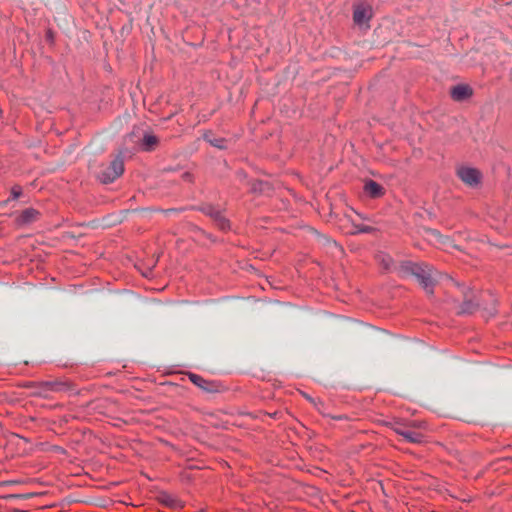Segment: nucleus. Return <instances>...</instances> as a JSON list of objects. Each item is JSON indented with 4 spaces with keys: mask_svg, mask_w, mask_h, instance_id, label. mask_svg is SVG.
<instances>
[{
    "mask_svg": "<svg viewBox=\"0 0 512 512\" xmlns=\"http://www.w3.org/2000/svg\"><path fill=\"white\" fill-rule=\"evenodd\" d=\"M190 380L195 384L197 385L198 387L200 388H203L205 390H208V387H207V381L204 380L201 376L199 375H196V374H191L190 375Z\"/></svg>",
    "mask_w": 512,
    "mask_h": 512,
    "instance_id": "16",
    "label": "nucleus"
},
{
    "mask_svg": "<svg viewBox=\"0 0 512 512\" xmlns=\"http://www.w3.org/2000/svg\"><path fill=\"white\" fill-rule=\"evenodd\" d=\"M42 387L48 389L49 392L55 393H72L75 391L71 382L63 379L42 382Z\"/></svg>",
    "mask_w": 512,
    "mask_h": 512,
    "instance_id": "4",
    "label": "nucleus"
},
{
    "mask_svg": "<svg viewBox=\"0 0 512 512\" xmlns=\"http://www.w3.org/2000/svg\"><path fill=\"white\" fill-rule=\"evenodd\" d=\"M379 261L382 264V266L384 267V269L390 270L392 268L393 260L391 259L390 256L384 255V254L380 255Z\"/></svg>",
    "mask_w": 512,
    "mask_h": 512,
    "instance_id": "17",
    "label": "nucleus"
},
{
    "mask_svg": "<svg viewBox=\"0 0 512 512\" xmlns=\"http://www.w3.org/2000/svg\"><path fill=\"white\" fill-rule=\"evenodd\" d=\"M202 210L206 215H208L215 221L216 225L220 229L226 230L229 228V221L224 217L220 210L210 205L205 206Z\"/></svg>",
    "mask_w": 512,
    "mask_h": 512,
    "instance_id": "6",
    "label": "nucleus"
},
{
    "mask_svg": "<svg viewBox=\"0 0 512 512\" xmlns=\"http://www.w3.org/2000/svg\"><path fill=\"white\" fill-rule=\"evenodd\" d=\"M204 140L209 143L211 146L216 147L218 149L226 148V141L223 138L216 137L212 132H206L203 135Z\"/></svg>",
    "mask_w": 512,
    "mask_h": 512,
    "instance_id": "13",
    "label": "nucleus"
},
{
    "mask_svg": "<svg viewBox=\"0 0 512 512\" xmlns=\"http://www.w3.org/2000/svg\"><path fill=\"white\" fill-rule=\"evenodd\" d=\"M479 302L476 299V295L473 291L467 290L464 292V299L462 304L458 308V314H472L479 307Z\"/></svg>",
    "mask_w": 512,
    "mask_h": 512,
    "instance_id": "5",
    "label": "nucleus"
},
{
    "mask_svg": "<svg viewBox=\"0 0 512 512\" xmlns=\"http://www.w3.org/2000/svg\"><path fill=\"white\" fill-rule=\"evenodd\" d=\"M27 387H34L35 391L33 392L34 395L40 396V397H47L48 396V389L42 387V382L40 383H29Z\"/></svg>",
    "mask_w": 512,
    "mask_h": 512,
    "instance_id": "15",
    "label": "nucleus"
},
{
    "mask_svg": "<svg viewBox=\"0 0 512 512\" xmlns=\"http://www.w3.org/2000/svg\"><path fill=\"white\" fill-rule=\"evenodd\" d=\"M396 433L410 443H420L423 438L422 434L408 428H397Z\"/></svg>",
    "mask_w": 512,
    "mask_h": 512,
    "instance_id": "9",
    "label": "nucleus"
},
{
    "mask_svg": "<svg viewBox=\"0 0 512 512\" xmlns=\"http://www.w3.org/2000/svg\"><path fill=\"white\" fill-rule=\"evenodd\" d=\"M159 500H160V502L162 504H164V505H166L168 507H171V508H181V507H183V505H182L180 500H178L174 496L166 494V493L161 494L159 496Z\"/></svg>",
    "mask_w": 512,
    "mask_h": 512,
    "instance_id": "14",
    "label": "nucleus"
},
{
    "mask_svg": "<svg viewBox=\"0 0 512 512\" xmlns=\"http://www.w3.org/2000/svg\"><path fill=\"white\" fill-rule=\"evenodd\" d=\"M11 193H12L13 199H17L21 195V189L13 188Z\"/></svg>",
    "mask_w": 512,
    "mask_h": 512,
    "instance_id": "22",
    "label": "nucleus"
},
{
    "mask_svg": "<svg viewBox=\"0 0 512 512\" xmlns=\"http://www.w3.org/2000/svg\"><path fill=\"white\" fill-rule=\"evenodd\" d=\"M39 217V212L33 208H27L21 212L18 217L20 224H30L36 221Z\"/></svg>",
    "mask_w": 512,
    "mask_h": 512,
    "instance_id": "12",
    "label": "nucleus"
},
{
    "mask_svg": "<svg viewBox=\"0 0 512 512\" xmlns=\"http://www.w3.org/2000/svg\"><path fill=\"white\" fill-rule=\"evenodd\" d=\"M183 177H184L185 179H189V178H190V175H189V173H184V174H183Z\"/></svg>",
    "mask_w": 512,
    "mask_h": 512,
    "instance_id": "24",
    "label": "nucleus"
},
{
    "mask_svg": "<svg viewBox=\"0 0 512 512\" xmlns=\"http://www.w3.org/2000/svg\"><path fill=\"white\" fill-rule=\"evenodd\" d=\"M438 243H440L444 246H453L454 247V245L452 244V240L448 236H444V238L439 239Z\"/></svg>",
    "mask_w": 512,
    "mask_h": 512,
    "instance_id": "21",
    "label": "nucleus"
},
{
    "mask_svg": "<svg viewBox=\"0 0 512 512\" xmlns=\"http://www.w3.org/2000/svg\"><path fill=\"white\" fill-rule=\"evenodd\" d=\"M494 313H495V311H494V310H491V311L489 312V315H494Z\"/></svg>",
    "mask_w": 512,
    "mask_h": 512,
    "instance_id": "25",
    "label": "nucleus"
},
{
    "mask_svg": "<svg viewBox=\"0 0 512 512\" xmlns=\"http://www.w3.org/2000/svg\"><path fill=\"white\" fill-rule=\"evenodd\" d=\"M124 172V161L121 155L116 156L111 163L104 167L97 175L102 183H112Z\"/></svg>",
    "mask_w": 512,
    "mask_h": 512,
    "instance_id": "2",
    "label": "nucleus"
},
{
    "mask_svg": "<svg viewBox=\"0 0 512 512\" xmlns=\"http://www.w3.org/2000/svg\"><path fill=\"white\" fill-rule=\"evenodd\" d=\"M317 235V238L318 240L323 243L324 245H333V246H337L336 242L332 239H330L328 236L326 235H323V234H320V233H316Z\"/></svg>",
    "mask_w": 512,
    "mask_h": 512,
    "instance_id": "18",
    "label": "nucleus"
},
{
    "mask_svg": "<svg viewBox=\"0 0 512 512\" xmlns=\"http://www.w3.org/2000/svg\"><path fill=\"white\" fill-rule=\"evenodd\" d=\"M457 175L470 187H476L481 181V173L472 167H460L457 170Z\"/></svg>",
    "mask_w": 512,
    "mask_h": 512,
    "instance_id": "3",
    "label": "nucleus"
},
{
    "mask_svg": "<svg viewBox=\"0 0 512 512\" xmlns=\"http://www.w3.org/2000/svg\"><path fill=\"white\" fill-rule=\"evenodd\" d=\"M396 270L404 278H414L429 295L433 294L434 287L442 280L453 282L450 276L435 270L431 265L423 262H402L396 267Z\"/></svg>",
    "mask_w": 512,
    "mask_h": 512,
    "instance_id": "1",
    "label": "nucleus"
},
{
    "mask_svg": "<svg viewBox=\"0 0 512 512\" xmlns=\"http://www.w3.org/2000/svg\"><path fill=\"white\" fill-rule=\"evenodd\" d=\"M364 190L373 198L380 197L384 193V188L373 180H369L365 183Z\"/></svg>",
    "mask_w": 512,
    "mask_h": 512,
    "instance_id": "11",
    "label": "nucleus"
},
{
    "mask_svg": "<svg viewBox=\"0 0 512 512\" xmlns=\"http://www.w3.org/2000/svg\"><path fill=\"white\" fill-rule=\"evenodd\" d=\"M426 233L428 236L435 239L437 242H439V239L444 238V235H442L439 231L435 229H427Z\"/></svg>",
    "mask_w": 512,
    "mask_h": 512,
    "instance_id": "20",
    "label": "nucleus"
},
{
    "mask_svg": "<svg viewBox=\"0 0 512 512\" xmlns=\"http://www.w3.org/2000/svg\"><path fill=\"white\" fill-rule=\"evenodd\" d=\"M176 212H177V210H175V209H168L165 211L166 214H172V213H176Z\"/></svg>",
    "mask_w": 512,
    "mask_h": 512,
    "instance_id": "23",
    "label": "nucleus"
},
{
    "mask_svg": "<svg viewBox=\"0 0 512 512\" xmlns=\"http://www.w3.org/2000/svg\"><path fill=\"white\" fill-rule=\"evenodd\" d=\"M354 229H355V231L353 232L354 234H356V233H371L372 231H374L373 227L366 226V225H354Z\"/></svg>",
    "mask_w": 512,
    "mask_h": 512,
    "instance_id": "19",
    "label": "nucleus"
},
{
    "mask_svg": "<svg viewBox=\"0 0 512 512\" xmlns=\"http://www.w3.org/2000/svg\"><path fill=\"white\" fill-rule=\"evenodd\" d=\"M158 143L159 139L156 135L150 132H145L140 142V146L144 151H153L158 145Z\"/></svg>",
    "mask_w": 512,
    "mask_h": 512,
    "instance_id": "8",
    "label": "nucleus"
},
{
    "mask_svg": "<svg viewBox=\"0 0 512 512\" xmlns=\"http://www.w3.org/2000/svg\"><path fill=\"white\" fill-rule=\"evenodd\" d=\"M353 18L357 24L366 23L371 18V9L364 4H358L354 9Z\"/></svg>",
    "mask_w": 512,
    "mask_h": 512,
    "instance_id": "7",
    "label": "nucleus"
},
{
    "mask_svg": "<svg viewBox=\"0 0 512 512\" xmlns=\"http://www.w3.org/2000/svg\"><path fill=\"white\" fill-rule=\"evenodd\" d=\"M472 94V90L467 85H457L452 88L451 96L454 100L461 101Z\"/></svg>",
    "mask_w": 512,
    "mask_h": 512,
    "instance_id": "10",
    "label": "nucleus"
}]
</instances>
